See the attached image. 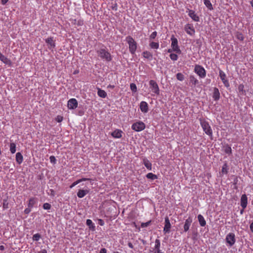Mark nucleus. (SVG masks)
<instances>
[{
    "instance_id": "nucleus-30",
    "label": "nucleus",
    "mask_w": 253,
    "mask_h": 253,
    "mask_svg": "<svg viewBox=\"0 0 253 253\" xmlns=\"http://www.w3.org/2000/svg\"><path fill=\"white\" fill-rule=\"evenodd\" d=\"M97 94L99 97L102 98H105L107 96L106 92L104 90L100 88H98Z\"/></svg>"
},
{
    "instance_id": "nucleus-6",
    "label": "nucleus",
    "mask_w": 253,
    "mask_h": 253,
    "mask_svg": "<svg viewBox=\"0 0 253 253\" xmlns=\"http://www.w3.org/2000/svg\"><path fill=\"white\" fill-rule=\"evenodd\" d=\"M195 72L201 78H204L206 76V72L205 69L201 66L196 65L195 67Z\"/></svg>"
},
{
    "instance_id": "nucleus-2",
    "label": "nucleus",
    "mask_w": 253,
    "mask_h": 253,
    "mask_svg": "<svg viewBox=\"0 0 253 253\" xmlns=\"http://www.w3.org/2000/svg\"><path fill=\"white\" fill-rule=\"evenodd\" d=\"M199 121L204 131L212 139L213 136L212 130L209 123L204 119L200 118Z\"/></svg>"
},
{
    "instance_id": "nucleus-35",
    "label": "nucleus",
    "mask_w": 253,
    "mask_h": 253,
    "mask_svg": "<svg viewBox=\"0 0 253 253\" xmlns=\"http://www.w3.org/2000/svg\"><path fill=\"white\" fill-rule=\"evenodd\" d=\"M235 36L238 40H239L241 41H243L244 40V37L243 35L240 32H236V34H235Z\"/></svg>"
},
{
    "instance_id": "nucleus-58",
    "label": "nucleus",
    "mask_w": 253,
    "mask_h": 253,
    "mask_svg": "<svg viewBox=\"0 0 253 253\" xmlns=\"http://www.w3.org/2000/svg\"><path fill=\"white\" fill-rule=\"evenodd\" d=\"M50 191L51 192V195L53 196L54 195V190H52V189H50Z\"/></svg>"
},
{
    "instance_id": "nucleus-64",
    "label": "nucleus",
    "mask_w": 253,
    "mask_h": 253,
    "mask_svg": "<svg viewBox=\"0 0 253 253\" xmlns=\"http://www.w3.org/2000/svg\"><path fill=\"white\" fill-rule=\"evenodd\" d=\"M108 87H111V88H114V85H109L108 86Z\"/></svg>"
},
{
    "instance_id": "nucleus-34",
    "label": "nucleus",
    "mask_w": 253,
    "mask_h": 253,
    "mask_svg": "<svg viewBox=\"0 0 253 253\" xmlns=\"http://www.w3.org/2000/svg\"><path fill=\"white\" fill-rule=\"evenodd\" d=\"M10 151L12 154H14L16 152V144L12 142L10 144Z\"/></svg>"
},
{
    "instance_id": "nucleus-59",
    "label": "nucleus",
    "mask_w": 253,
    "mask_h": 253,
    "mask_svg": "<svg viewBox=\"0 0 253 253\" xmlns=\"http://www.w3.org/2000/svg\"><path fill=\"white\" fill-rule=\"evenodd\" d=\"M173 51V49L171 48V49H169L168 50V52L169 53H171Z\"/></svg>"
},
{
    "instance_id": "nucleus-3",
    "label": "nucleus",
    "mask_w": 253,
    "mask_h": 253,
    "mask_svg": "<svg viewBox=\"0 0 253 253\" xmlns=\"http://www.w3.org/2000/svg\"><path fill=\"white\" fill-rule=\"evenodd\" d=\"M126 41L128 44L129 51L131 54H134L137 49V43L131 36L126 37Z\"/></svg>"
},
{
    "instance_id": "nucleus-38",
    "label": "nucleus",
    "mask_w": 253,
    "mask_h": 253,
    "mask_svg": "<svg viewBox=\"0 0 253 253\" xmlns=\"http://www.w3.org/2000/svg\"><path fill=\"white\" fill-rule=\"evenodd\" d=\"M176 79L180 81H182L184 79V75L181 73H177L176 74Z\"/></svg>"
},
{
    "instance_id": "nucleus-37",
    "label": "nucleus",
    "mask_w": 253,
    "mask_h": 253,
    "mask_svg": "<svg viewBox=\"0 0 253 253\" xmlns=\"http://www.w3.org/2000/svg\"><path fill=\"white\" fill-rule=\"evenodd\" d=\"M224 152L225 153L230 154L232 153V149L230 146L227 145L224 147Z\"/></svg>"
},
{
    "instance_id": "nucleus-13",
    "label": "nucleus",
    "mask_w": 253,
    "mask_h": 253,
    "mask_svg": "<svg viewBox=\"0 0 253 253\" xmlns=\"http://www.w3.org/2000/svg\"><path fill=\"white\" fill-rule=\"evenodd\" d=\"M171 224L169 220L168 217L165 218V226L164 228V232L165 233H169L170 231Z\"/></svg>"
},
{
    "instance_id": "nucleus-14",
    "label": "nucleus",
    "mask_w": 253,
    "mask_h": 253,
    "mask_svg": "<svg viewBox=\"0 0 253 253\" xmlns=\"http://www.w3.org/2000/svg\"><path fill=\"white\" fill-rule=\"evenodd\" d=\"M192 222V218L191 217H189L187 219L185 220L184 225V231L185 232H186L189 230Z\"/></svg>"
},
{
    "instance_id": "nucleus-9",
    "label": "nucleus",
    "mask_w": 253,
    "mask_h": 253,
    "mask_svg": "<svg viewBox=\"0 0 253 253\" xmlns=\"http://www.w3.org/2000/svg\"><path fill=\"white\" fill-rule=\"evenodd\" d=\"M219 75L225 86L228 87L230 86V84L228 80L226 78L225 73L222 70H219Z\"/></svg>"
},
{
    "instance_id": "nucleus-56",
    "label": "nucleus",
    "mask_w": 253,
    "mask_h": 253,
    "mask_svg": "<svg viewBox=\"0 0 253 253\" xmlns=\"http://www.w3.org/2000/svg\"><path fill=\"white\" fill-rule=\"evenodd\" d=\"M4 249H5V248H4V246H3V245L0 246V250L3 251L4 250Z\"/></svg>"
},
{
    "instance_id": "nucleus-60",
    "label": "nucleus",
    "mask_w": 253,
    "mask_h": 253,
    "mask_svg": "<svg viewBox=\"0 0 253 253\" xmlns=\"http://www.w3.org/2000/svg\"><path fill=\"white\" fill-rule=\"evenodd\" d=\"M7 204H5V203L3 204V208H7Z\"/></svg>"
},
{
    "instance_id": "nucleus-61",
    "label": "nucleus",
    "mask_w": 253,
    "mask_h": 253,
    "mask_svg": "<svg viewBox=\"0 0 253 253\" xmlns=\"http://www.w3.org/2000/svg\"><path fill=\"white\" fill-rule=\"evenodd\" d=\"M244 209H243V208H242V209L240 211V213H241V214H242L243 213L244 211Z\"/></svg>"
},
{
    "instance_id": "nucleus-16",
    "label": "nucleus",
    "mask_w": 253,
    "mask_h": 253,
    "mask_svg": "<svg viewBox=\"0 0 253 253\" xmlns=\"http://www.w3.org/2000/svg\"><path fill=\"white\" fill-rule=\"evenodd\" d=\"M45 42L48 44L49 49H53L55 47V43L53 37H49L45 40Z\"/></svg>"
},
{
    "instance_id": "nucleus-48",
    "label": "nucleus",
    "mask_w": 253,
    "mask_h": 253,
    "mask_svg": "<svg viewBox=\"0 0 253 253\" xmlns=\"http://www.w3.org/2000/svg\"><path fill=\"white\" fill-rule=\"evenodd\" d=\"M55 120L57 122L60 123L62 121L63 117L61 116H57Z\"/></svg>"
},
{
    "instance_id": "nucleus-50",
    "label": "nucleus",
    "mask_w": 253,
    "mask_h": 253,
    "mask_svg": "<svg viewBox=\"0 0 253 253\" xmlns=\"http://www.w3.org/2000/svg\"><path fill=\"white\" fill-rule=\"evenodd\" d=\"M104 221L103 220L101 219H98V224H99L100 226H103L104 225Z\"/></svg>"
},
{
    "instance_id": "nucleus-28",
    "label": "nucleus",
    "mask_w": 253,
    "mask_h": 253,
    "mask_svg": "<svg viewBox=\"0 0 253 253\" xmlns=\"http://www.w3.org/2000/svg\"><path fill=\"white\" fill-rule=\"evenodd\" d=\"M143 163L145 167L149 170H151L152 169V164L151 162L147 160V159H143Z\"/></svg>"
},
{
    "instance_id": "nucleus-54",
    "label": "nucleus",
    "mask_w": 253,
    "mask_h": 253,
    "mask_svg": "<svg viewBox=\"0 0 253 253\" xmlns=\"http://www.w3.org/2000/svg\"><path fill=\"white\" fill-rule=\"evenodd\" d=\"M39 253H47V251L45 249H42L40 251Z\"/></svg>"
},
{
    "instance_id": "nucleus-19",
    "label": "nucleus",
    "mask_w": 253,
    "mask_h": 253,
    "mask_svg": "<svg viewBox=\"0 0 253 253\" xmlns=\"http://www.w3.org/2000/svg\"><path fill=\"white\" fill-rule=\"evenodd\" d=\"M0 60L4 64L9 65V66H11L12 65V62L11 61V60L10 59H9L8 58H7L4 55H3L0 52Z\"/></svg>"
},
{
    "instance_id": "nucleus-51",
    "label": "nucleus",
    "mask_w": 253,
    "mask_h": 253,
    "mask_svg": "<svg viewBox=\"0 0 253 253\" xmlns=\"http://www.w3.org/2000/svg\"><path fill=\"white\" fill-rule=\"evenodd\" d=\"M99 253H107V250L105 248H102Z\"/></svg>"
},
{
    "instance_id": "nucleus-8",
    "label": "nucleus",
    "mask_w": 253,
    "mask_h": 253,
    "mask_svg": "<svg viewBox=\"0 0 253 253\" xmlns=\"http://www.w3.org/2000/svg\"><path fill=\"white\" fill-rule=\"evenodd\" d=\"M149 84L152 89V92L157 95H159L160 93V89L156 82L154 80H150L149 82Z\"/></svg>"
},
{
    "instance_id": "nucleus-55",
    "label": "nucleus",
    "mask_w": 253,
    "mask_h": 253,
    "mask_svg": "<svg viewBox=\"0 0 253 253\" xmlns=\"http://www.w3.org/2000/svg\"><path fill=\"white\" fill-rule=\"evenodd\" d=\"M250 229L252 232H253V222L250 224Z\"/></svg>"
},
{
    "instance_id": "nucleus-46",
    "label": "nucleus",
    "mask_w": 253,
    "mask_h": 253,
    "mask_svg": "<svg viewBox=\"0 0 253 253\" xmlns=\"http://www.w3.org/2000/svg\"><path fill=\"white\" fill-rule=\"evenodd\" d=\"M157 35V32L156 31H154L150 36V39L151 40L154 39L156 37Z\"/></svg>"
},
{
    "instance_id": "nucleus-1",
    "label": "nucleus",
    "mask_w": 253,
    "mask_h": 253,
    "mask_svg": "<svg viewBox=\"0 0 253 253\" xmlns=\"http://www.w3.org/2000/svg\"><path fill=\"white\" fill-rule=\"evenodd\" d=\"M97 53L98 55L103 60L110 62L112 60V55L106 47L100 48L97 50Z\"/></svg>"
},
{
    "instance_id": "nucleus-41",
    "label": "nucleus",
    "mask_w": 253,
    "mask_h": 253,
    "mask_svg": "<svg viewBox=\"0 0 253 253\" xmlns=\"http://www.w3.org/2000/svg\"><path fill=\"white\" fill-rule=\"evenodd\" d=\"M169 57L173 61H176L178 59V56L175 53H170Z\"/></svg>"
},
{
    "instance_id": "nucleus-18",
    "label": "nucleus",
    "mask_w": 253,
    "mask_h": 253,
    "mask_svg": "<svg viewBox=\"0 0 253 253\" xmlns=\"http://www.w3.org/2000/svg\"><path fill=\"white\" fill-rule=\"evenodd\" d=\"M123 133V131L121 129H116L111 134L115 138H120L122 137Z\"/></svg>"
},
{
    "instance_id": "nucleus-45",
    "label": "nucleus",
    "mask_w": 253,
    "mask_h": 253,
    "mask_svg": "<svg viewBox=\"0 0 253 253\" xmlns=\"http://www.w3.org/2000/svg\"><path fill=\"white\" fill-rule=\"evenodd\" d=\"M49 160H50V162L52 164H54L56 162V159L54 156H51L49 157Z\"/></svg>"
},
{
    "instance_id": "nucleus-5",
    "label": "nucleus",
    "mask_w": 253,
    "mask_h": 253,
    "mask_svg": "<svg viewBox=\"0 0 253 253\" xmlns=\"http://www.w3.org/2000/svg\"><path fill=\"white\" fill-rule=\"evenodd\" d=\"M131 128L135 131H141L145 128V125L141 121L137 122L132 125Z\"/></svg>"
},
{
    "instance_id": "nucleus-4",
    "label": "nucleus",
    "mask_w": 253,
    "mask_h": 253,
    "mask_svg": "<svg viewBox=\"0 0 253 253\" xmlns=\"http://www.w3.org/2000/svg\"><path fill=\"white\" fill-rule=\"evenodd\" d=\"M171 47L173 49V51L177 54H181V51L178 44V41L174 35L171 37Z\"/></svg>"
},
{
    "instance_id": "nucleus-29",
    "label": "nucleus",
    "mask_w": 253,
    "mask_h": 253,
    "mask_svg": "<svg viewBox=\"0 0 253 253\" xmlns=\"http://www.w3.org/2000/svg\"><path fill=\"white\" fill-rule=\"evenodd\" d=\"M86 223L91 230L94 231L95 230V226L91 220L89 219H87Z\"/></svg>"
},
{
    "instance_id": "nucleus-23",
    "label": "nucleus",
    "mask_w": 253,
    "mask_h": 253,
    "mask_svg": "<svg viewBox=\"0 0 253 253\" xmlns=\"http://www.w3.org/2000/svg\"><path fill=\"white\" fill-rule=\"evenodd\" d=\"M88 192L87 190L80 189L77 193V196L79 198H82L84 197Z\"/></svg>"
},
{
    "instance_id": "nucleus-10",
    "label": "nucleus",
    "mask_w": 253,
    "mask_h": 253,
    "mask_svg": "<svg viewBox=\"0 0 253 253\" xmlns=\"http://www.w3.org/2000/svg\"><path fill=\"white\" fill-rule=\"evenodd\" d=\"M69 109H75L78 107V101L75 98H72L68 100L67 103Z\"/></svg>"
},
{
    "instance_id": "nucleus-62",
    "label": "nucleus",
    "mask_w": 253,
    "mask_h": 253,
    "mask_svg": "<svg viewBox=\"0 0 253 253\" xmlns=\"http://www.w3.org/2000/svg\"><path fill=\"white\" fill-rule=\"evenodd\" d=\"M79 70H75V71L74 72V74H78V73H79Z\"/></svg>"
},
{
    "instance_id": "nucleus-25",
    "label": "nucleus",
    "mask_w": 253,
    "mask_h": 253,
    "mask_svg": "<svg viewBox=\"0 0 253 253\" xmlns=\"http://www.w3.org/2000/svg\"><path fill=\"white\" fill-rule=\"evenodd\" d=\"M143 57L149 60H151L153 58V54L148 51H144L142 53Z\"/></svg>"
},
{
    "instance_id": "nucleus-32",
    "label": "nucleus",
    "mask_w": 253,
    "mask_h": 253,
    "mask_svg": "<svg viewBox=\"0 0 253 253\" xmlns=\"http://www.w3.org/2000/svg\"><path fill=\"white\" fill-rule=\"evenodd\" d=\"M149 46L152 49H157L159 48V43L158 42H152L150 43Z\"/></svg>"
},
{
    "instance_id": "nucleus-22",
    "label": "nucleus",
    "mask_w": 253,
    "mask_h": 253,
    "mask_svg": "<svg viewBox=\"0 0 253 253\" xmlns=\"http://www.w3.org/2000/svg\"><path fill=\"white\" fill-rule=\"evenodd\" d=\"M91 179L90 178H83L82 179H80L77 180V181L73 182L70 186V188H72L74 186H75L76 185L78 184L80 182L82 181H90Z\"/></svg>"
},
{
    "instance_id": "nucleus-31",
    "label": "nucleus",
    "mask_w": 253,
    "mask_h": 253,
    "mask_svg": "<svg viewBox=\"0 0 253 253\" xmlns=\"http://www.w3.org/2000/svg\"><path fill=\"white\" fill-rule=\"evenodd\" d=\"M190 82L193 85H195L198 83V80L193 76H190L189 77Z\"/></svg>"
},
{
    "instance_id": "nucleus-17",
    "label": "nucleus",
    "mask_w": 253,
    "mask_h": 253,
    "mask_svg": "<svg viewBox=\"0 0 253 253\" xmlns=\"http://www.w3.org/2000/svg\"><path fill=\"white\" fill-rule=\"evenodd\" d=\"M248 205V198L246 194H243L241 197V206L243 209H246Z\"/></svg>"
},
{
    "instance_id": "nucleus-49",
    "label": "nucleus",
    "mask_w": 253,
    "mask_h": 253,
    "mask_svg": "<svg viewBox=\"0 0 253 253\" xmlns=\"http://www.w3.org/2000/svg\"><path fill=\"white\" fill-rule=\"evenodd\" d=\"M31 208H29L28 207L27 208H26L24 211V213L26 214H28L31 211Z\"/></svg>"
},
{
    "instance_id": "nucleus-42",
    "label": "nucleus",
    "mask_w": 253,
    "mask_h": 253,
    "mask_svg": "<svg viewBox=\"0 0 253 253\" xmlns=\"http://www.w3.org/2000/svg\"><path fill=\"white\" fill-rule=\"evenodd\" d=\"M41 238V236L40 234L37 233L33 235V239L34 241H38L40 238Z\"/></svg>"
},
{
    "instance_id": "nucleus-43",
    "label": "nucleus",
    "mask_w": 253,
    "mask_h": 253,
    "mask_svg": "<svg viewBox=\"0 0 253 253\" xmlns=\"http://www.w3.org/2000/svg\"><path fill=\"white\" fill-rule=\"evenodd\" d=\"M222 172L223 173L226 174L228 172L227 171V165L226 164H224L222 167Z\"/></svg>"
},
{
    "instance_id": "nucleus-20",
    "label": "nucleus",
    "mask_w": 253,
    "mask_h": 253,
    "mask_svg": "<svg viewBox=\"0 0 253 253\" xmlns=\"http://www.w3.org/2000/svg\"><path fill=\"white\" fill-rule=\"evenodd\" d=\"M212 98L215 101H217L220 98V93L218 89L216 87L213 88Z\"/></svg>"
},
{
    "instance_id": "nucleus-24",
    "label": "nucleus",
    "mask_w": 253,
    "mask_h": 253,
    "mask_svg": "<svg viewBox=\"0 0 253 253\" xmlns=\"http://www.w3.org/2000/svg\"><path fill=\"white\" fill-rule=\"evenodd\" d=\"M37 202V199L36 198L32 197L29 200L28 207L29 208H32Z\"/></svg>"
},
{
    "instance_id": "nucleus-26",
    "label": "nucleus",
    "mask_w": 253,
    "mask_h": 253,
    "mask_svg": "<svg viewBox=\"0 0 253 253\" xmlns=\"http://www.w3.org/2000/svg\"><path fill=\"white\" fill-rule=\"evenodd\" d=\"M16 161L18 164H21L23 161V157L21 153L18 152L16 154Z\"/></svg>"
},
{
    "instance_id": "nucleus-7",
    "label": "nucleus",
    "mask_w": 253,
    "mask_h": 253,
    "mask_svg": "<svg viewBox=\"0 0 253 253\" xmlns=\"http://www.w3.org/2000/svg\"><path fill=\"white\" fill-rule=\"evenodd\" d=\"M225 240L229 246H232L236 242L235 234L233 233H229L227 235Z\"/></svg>"
},
{
    "instance_id": "nucleus-27",
    "label": "nucleus",
    "mask_w": 253,
    "mask_h": 253,
    "mask_svg": "<svg viewBox=\"0 0 253 253\" xmlns=\"http://www.w3.org/2000/svg\"><path fill=\"white\" fill-rule=\"evenodd\" d=\"M198 219L201 226L204 227L206 225V221L202 215L199 214L198 215Z\"/></svg>"
},
{
    "instance_id": "nucleus-57",
    "label": "nucleus",
    "mask_w": 253,
    "mask_h": 253,
    "mask_svg": "<svg viewBox=\"0 0 253 253\" xmlns=\"http://www.w3.org/2000/svg\"><path fill=\"white\" fill-rule=\"evenodd\" d=\"M83 23V21H78V26H81V25H82Z\"/></svg>"
},
{
    "instance_id": "nucleus-53",
    "label": "nucleus",
    "mask_w": 253,
    "mask_h": 253,
    "mask_svg": "<svg viewBox=\"0 0 253 253\" xmlns=\"http://www.w3.org/2000/svg\"><path fill=\"white\" fill-rule=\"evenodd\" d=\"M8 1V0H1V2L3 5H4L6 4Z\"/></svg>"
},
{
    "instance_id": "nucleus-11",
    "label": "nucleus",
    "mask_w": 253,
    "mask_h": 253,
    "mask_svg": "<svg viewBox=\"0 0 253 253\" xmlns=\"http://www.w3.org/2000/svg\"><path fill=\"white\" fill-rule=\"evenodd\" d=\"M161 247V242L160 240L156 239L155 241V246L153 249V253H164L160 249Z\"/></svg>"
},
{
    "instance_id": "nucleus-52",
    "label": "nucleus",
    "mask_w": 253,
    "mask_h": 253,
    "mask_svg": "<svg viewBox=\"0 0 253 253\" xmlns=\"http://www.w3.org/2000/svg\"><path fill=\"white\" fill-rule=\"evenodd\" d=\"M128 246L129 247V248H130V249H133V245H132V244L130 242H129L128 243Z\"/></svg>"
},
{
    "instance_id": "nucleus-12",
    "label": "nucleus",
    "mask_w": 253,
    "mask_h": 253,
    "mask_svg": "<svg viewBox=\"0 0 253 253\" xmlns=\"http://www.w3.org/2000/svg\"><path fill=\"white\" fill-rule=\"evenodd\" d=\"M185 30L186 32L191 35L192 36L195 34V31L193 27V26L191 24H187L185 26Z\"/></svg>"
},
{
    "instance_id": "nucleus-36",
    "label": "nucleus",
    "mask_w": 253,
    "mask_h": 253,
    "mask_svg": "<svg viewBox=\"0 0 253 253\" xmlns=\"http://www.w3.org/2000/svg\"><path fill=\"white\" fill-rule=\"evenodd\" d=\"M204 4L210 10L213 9L212 4L209 0H204Z\"/></svg>"
},
{
    "instance_id": "nucleus-39",
    "label": "nucleus",
    "mask_w": 253,
    "mask_h": 253,
    "mask_svg": "<svg viewBox=\"0 0 253 253\" xmlns=\"http://www.w3.org/2000/svg\"><path fill=\"white\" fill-rule=\"evenodd\" d=\"M238 89L240 92H241L242 94H243L245 91L244 90V85L243 84H240L238 87Z\"/></svg>"
},
{
    "instance_id": "nucleus-47",
    "label": "nucleus",
    "mask_w": 253,
    "mask_h": 253,
    "mask_svg": "<svg viewBox=\"0 0 253 253\" xmlns=\"http://www.w3.org/2000/svg\"><path fill=\"white\" fill-rule=\"evenodd\" d=\"M150 222H151V221H148L145 223H142L141 224V226L142 228L146 227L150 225Z\"/></svg>"
},
{
    "instance_id": "nucleus-40",
    "label": "nucleus",
    "mask_w": 253,
    "mask_h": 253,
    "mask_svg": "<svg viewBox=\"0 0 253 253\" xmlns=\"http://www.w3.org/2000/svg\"><path fill=\"white\" fill-rule=\"evenodd\" d=\"M130 88L132 92H135L137 91V86L134 83H131L130 84Z\"/></svg>"
},
{
    "instance_id": "nucleus-44",
    "label": "nucleus",
    "mask_w": 253,
    "mask_h": 253,
    "mask_svg": "<svg viewBox=\"0 0 253 253\" xmlns=\"http://www.w3.org/2000/svg\"><path fill=\"white\" fill-rule=\"evenodd\" d=\"M43 208L44 210H49L51 208V205L47 203H44L43 205Z\"/></svg>"
},
{
    "instance_id": "nucleus-33",
    "label": "nucleus",
    "mask_w": 253,
    "mask_h": 253,
    "mask_svg": "<svg viewBox=\"0 0 253 253\" xmlns=\"http://www.w3.org/2000/svg\"><path fill=\"white\" fill-rule=\"evenodd\" d=\"M146 177L148 179L154 180L158 178L156 174H153L152 172H149L147 174Z\"/></svg>"
},
{
    "instance_id": "nucleus-21",
    "label": "nucleus",
    "mask_w": 253,
    "mask_h": 253,
    "mask_svg": "<svg viewBox=\"0 0 253 253\" xmlns=\"http://www.w3.org/2000/svg\"><path fill=\"white\" fill-rule=\"evenodd\" d=\"M189 16L195 21L198 22L199 21V17L195 14V12L192 10H189Z\"/></svg>"
},
{
    "instance_id": "nucleus-15",
    "label": "nucleus",
    "mask_w": 253,
    "mask_h": 253,
    "mask_svg": "<svg viewBox=\"0 0 253 253\" xmlns=\"http://www.w3.org/2000/svg\"><path fill=\"white\" fill-rule=\"evenodd\" d=\"M140 109L143 113H146L148 111V105L145 101H141L140 103Z\"/></svg>"
},
{
    "instance_id": "nucleus-63",
    "label": "nucleus",
    "mask_w": 253,
    "mask_h": 253,
    "mask_svg": "<svg viewBox=\"0 0 253 253\" xmlns=\"http://www.w3.org/2000/svg\"><path fill=\"white\" fill-rule=\"evenodd\" d=\"M251 4L252 6L253 7V0L251 1Z\"/></svg>"
}]
</instances>
